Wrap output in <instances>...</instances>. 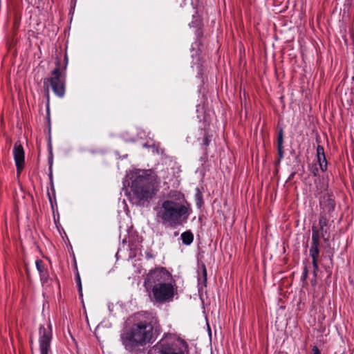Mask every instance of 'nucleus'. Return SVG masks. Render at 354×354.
I'll list each match as a JSON object with an SVG mask.
<instances>
[{
  "instance_id": "obj_1",
  "label": "nucleus",
  "mask_w": 354,
  "mask_h": 354,
  "mask_svg": "<svg viewBox=\"0 0 354 354\" xmlns=\"http://www.w3.org/2000/svg\"><path fill=\"white\" fill-rule=\"evenodd\" d=\"M132 321V324L120 334V339L125 349L133 353L151 341L153 326L146 313L134 315Z\"/></svg>"
},
{
  "instance_id": "obj_2",
  "label": "nucleus",
  "mask_w": 354,
  "mask_h": 354,
  "mask_svg": "<svg viewBox=\"0 0 354 354\" xmlns=\"http://www.w3.org/2000/svg\"><path fill=\"white\" fill-rule=\"evenodd\" d=\"M144 286L149 292L151 301L154 304H163L173 301L175 284L171 274L162 267L151 270L147 274Z\"/></svg>"
},
{
  "instance_id": "obj_3",
  "label": "nucleus",
  "mask_w": 354,
  "mask_h": 354,
  "mask_svg": "<svg viewBox=\"0 0 354 354\" xmlns=\"http://www.w3.org/2000/svg\"><path fill=\"white\" fill-rule=\"evenodd\" d=\"M155 220L166 227H175L187 218V207L181 203L167 199L159 201L154 207Z\"/></svg>"
},
{
  "instance_id": "obj_4",
  "label": "nucleus",
  "mask_w": 354,
  "mask_h": 354,
  "mask_svg": "<svg viewBox=\"0 0 354 354\" xmlns=\"http://www.w3.org/2000/svg\"><path fill=\"white\" fill-rule=\"evenodd\" d=\"M160 179L151 170H144L131 183V191L139 201L151 198L158 189Z\"/></svg>"
},
{
  "instance_id": "obj_5",
  "label": "nucleus",
  "mask_w": 354,
  "mask_h": 354,
  "mask_svg": "<svg viewBox=\"0 0 354 354\" xmlns=\"http://www.w3.org/2000/svg\"><path fill=\"white\" fill-rule=\"evenodd\" d=\"M64 66H61L60 60L57 59L55 62V68L51 72V76L44 79V88L48 99L49 98V86L57 97L62 98L65 95L66 75L64 71L68 62L66 54L64 55Z\"/></svg>"
},
{
  "instance_id": "obj_6",
  "label": "nucleus",
  "mask_w": 354,
  "mask_h": 354,
  "mask_svg": "<svg viewBox=\"0 0 354 354\" xmlns=\"http://www.w3.org/2000/svg\"><path fill=\"white\" fill-rule=\"evenodd\" d=\"M316 183V189L315 190V195L316 197L318 195L323 194L319 197V205L323 212L331 213L333 212L335 207V198L333 194H330L327 192L328 185L325 183L324 180H319V183Z\"/></svg>"
},
{
  "instance_id": "obj_7",
  "label": "nucleus",
  "mask_w": 354,
  "mask_h": 354,
  "mask_svg": "<svg viewBox=\"0 0 354 354\" xmlns=\"http://www.w3.org/2000/svg\"><path fill=\"white\" fill-rule=\"evenodd\" d=\"M39 333L40 354H48L50 350V342L52 339L51 330L41 326L39 327Z\"/></svg>"
},
{
  "instance_id": "obj_8",
  "label": "nucleus",
  "mask_w": 354,
  "mask_h": 354,
  "mask_svg": "<svg viewBox=\"0 0 354 354\" xmlns=\"http://www.w3.org/2000/svg\"><path fill=\"white\" fill-rule=\"evenodd\" d=\"M13 156L17 172H20L24 165V151L21 144L15 143L13 149Z\"/></svg>"
},
{
  "instance_id": "obj_9",
  "label": "nucleus",
  "mask_w": 354,
  "mask_h": 354,
  "mask_svg": "<svg viewBox=\"0 0 354 354\" xmlns=\"http://www.w3.org/2000/svg\"><path fill=\"white\" fill-rule=\"evenodd\" d=\"M166 354H189L188 346L185 342L174 345H167Z\"/></svg>"
},
{
  "instance_id": "obj_10",
  "label": "nucleus",
  "mask_w": 354,
  "mask_h": 354,
  "mask_svg": "<svg viewBox=\"0 0 354 354\" xmlns=\"http://www.w3.org/2000/svg\"><path fill=\"white\" fill-rule=\"evenodd\" d=\"M317 159L320 169L322 171H326L327 170V161L324 153V149L321 145H318L317 147Z\"/></svg>"
},
{
  "instance_id": "obj_11",
  "label": "nucleus",
  "mask_w": 354,
  "mask_h": 354,
  "mask_svg": "<svg viewBox=\"0 0 354 354\" xmlns=\"http://www.w3.org/2000/svg\"><path fill=\"white\" fill-rule=\"evenodd\" d=\"M37 270H38L40 276V280L42 283L48 281L49 275L48 270L46 268L43 261L37 259L35 262Z\"/></svg>"
},
{
  "instance_id": "obj_12",
  "label": "nucleus",
  "mask_w": 354,
  "mask_h": 354,
  "mask_svg": "<svg viewBox=\"0 0 354 354\" xmlns=\"http://www.w3.org/2000/svg\"><path fill=\"white\" fill-rule=\"evenodd\" d=\"M167 345L164 342H160L150 348L147 354H166Z\"/></svg>"
},
{
  "instance_id": "obj_13",
  "label": "nucleus",
  "mask_w": 354,
  "mask_h": 354,
  "mask_svg": "<svg viewBox=\"0 0 354 354\" xmlns=\"http://www.w3.org/2000/svg\"><path fill=\"white\" fill-rule=\"evenodd\" d=\"M283 129H280L278 132L277 136V152L279 156V162L283 158Z\"/></svg>"
},
{
  "instance_id": "obj_14",
  "label": "nucleus",
  "mask_w": 354,
  "mask_h": 354,
  "mask_svg": "<svg viewBox=\"0 0 354 354\" xmlns=\"http://www.w3.org/2000/svg\"><path fill=\"white\" fill-rule=\"evenodd\" d=\"M180 238L184 245H189L194 241V234L190 230L181 234Z\"/></svg>"
},
{
  "instance_id": "obj_15",
  "label": "nucleus",
  "mask_w": 354,
  "mask_h": 354,
  "mask_svg": "<svg viewBox=\"0 0 354 354\" xmlns=\"http://www.w3.org/2000/svg\"><path fill=\"white\" fill-rule=\"evenodd\" d=\"M201 134L203 135L202 145L205 148L209 146V142L211 141V136L208 134V133L205 129H201Z\"/></svg>"
},
{
  "instance_id": "obj_16",
  "label": "nucleus",
  "mask_w": 354,
  "mask_h": 354,
  "mask_svg": "<svg viewBox=\"0 0 354 354\" xmlns=\"http://www.w3.org/2000/svg\"><path fill=\"white\" fill-rule=\"evenodd\" d=\"M196 193L195 194L196 203L198 207H201L203 204V194L198 188L196 189Z\"/></svg>"
},
{
  "instance_id": "obj_17",
  "label": "nucleus",
  "mask_w": 354,
  "mask_h": 354,
  "mask_svg": "<svg viewBox=\"0 0 354 354\" xmlns=\"http://www.w3.org/2000/svg\"><path fill=\"white\" fill-rule=\"evenodd\" d=\"M309 254L310 257L312 258V263H318V259L319 257V250H310Z\"/></svg>"
},
{
  "instance_id": "obj_18",
  "label": "nucleus",
  "mask_w": 354,
  "mask_h": 354,
  "mask_svg": "<svg viewBox=\"0 0 354 354\" xmlns=\"http://www.w3.org/2000/svg\"><path fill=\"white\" fill-rule=\"evenodd\" d=\"M327 218L321 213L319 218V225L321 231H324V228L327 225Z\"/></svg>"
},
{
  "instance_id": "obj_19",
  "label": "nucleus",
  "mask_w": 354,
  "mask_h": 354,
  "mask_svg": "<svg viewBox=\"0 0 354 354\" xmlns=\"http://www.w3.org/2000/svg\"><path fill=\"white\" fill-rule=\"evenodd\" d=\"M143 146L145 147H151L152 149L153 152H156L158 154L163 153V149L156 145H149L147 143H145Z\"/></svg>"
},
{
  "instance_id": "obj_20",
  "label": "nucleus",
  "mask_w": 354,
  "mask_h": 354,
  "mask_svg": "<svg viewBox=\"0 0 354 354\" xmlns=\"http://www.w3.org/2000/svg\"><path fill=\"white\" fill-rule=\"evenodd\" d=\"M75 281H76V283H77V285L78 287V292H79L80 297H82V282H81V279H80L79 272H77V274L75 275Z\"/></svg>"
},
{
  "instance_id": "obj_21",
  "label": "nucleus",
  "mask_w": 354,
  "mask_h": 354,
  "mask_svg": "<svg viewBox=\"0 0 354 354\" xmlns=\"http://www.w3.org/2000/svg\"><path fill=\"white\" fill-rule=\"evenodd\" d=\"M320 239H312L310 250H319Z\"/></svg>"
},
{
  "instance_id": "obj_22",
  "label": "nucleus",
  "mask_w": 354,
  "mask_h": 354,
  "mask_svg": "<svg viewBox=\"0 0 354 354\" xmlns=\"http://www.w3.org/2000/svg\"><path fill=\"white\" fill-rule=\"evenodd\" d=\"M312 239H320L319 232L315 227H312Z\"/></svg>"
},
{
  "instance_id": "obj_23",
  "label": "nucleus",
  "mask_w": 354,
  "mask_h": 354,
  "mask_svg": "<svg viewBox=\"0 0 354 354\" xmlns=\"http://www.w3.org/2000/svg\"><path fill=\"white\" fill-rule=\"evenodd\" d=\"M310 170L314 176H317L319 175V169L316 165H313Z\"/></svg>"
},
{
  "instance_id": "obj_24",
  "label": "nucleus",
  "mask_w": 354,
  "mask_h": 354,
  "mask_svg": "<svg viewBox=\"0 0 354 354\" xmlns=\"http://www.w3.org/2000/svg\"><path fill=\"white\" fill-rule=\"evenodd\" d=\"M308 269L306 267H304V271H303V273H302V275H301V279L303 281H305L306 279H307V277H308Z\"/></svg>"
},
{
  "instance_id": "obj_25",
  "label": "nucleus",
  "mask_w": 354,
  "mask_h": 354,
  "mask_svg": "<svg viewBox=\"0 0 354 354\" xmlns=\"http://www.w3.org/2000/svg\"><path fill=\"white\" fill-rule=\"evenodd\" d=\"M312 264H313V275H314V277L316 278L317 272L319 270L318 263H313Z\"/></svg>"
},
{
  "instance_id": "obj_26",
  "label": "nucleus",
  "mask_w": 354,
  "mask_h": 354,
  "mask_svg": "<svg viewBox=\"0 0 354 354\" xmlns=\"http://www.w3.org/2000/svg\"><path fill=\"white\" fill-rule=\"evenodd\" d=\"M202 270H203V277L204 282L206 283L207 281V270L206 267L204 264L202 265Z\"/></svg>"
},
{
  "instance_id": "obj_27",
  "label": "nucleus",
  "mask_w": 354,
  "mask_h": 354,
  "mask_svg": "<svg viewBox=\"0 0 354 354\" xmlns=\"http://www.w3.org/2000/svg\"><path fill=\"white\" fill-rule=\"evenodd\" d=\"M313 354H320V351L317 346L313 348Z\"/></svg>"
},
{
  "instance_id": "obj_28",
  "label": "nucleus",
  "mask_w": 354,
  "mask_h": 354,
  "mask_svg": "<svg viewBox=\"0 0 354 354\" xmlns=\"http://www.w3.org/2000/svg\"><path fill=\"white\" fill-rule=\"evenodd\" d=\"M326 230L324 229V231H322V237L324 236V234H326Z\"/></svg>"
},
{
  "instance_id": "obj_29",
  "label": "nucleus",
  "mask_w": 354,
  "mask_h": 354,
  "mask_svg": "<svg viewBox=\"0 0 354 354\" xmlns=\"http://www.w3.org/2000/svg\"><path fill=\"white\" fill-rule=\"evenodd\" d=\"M316 282V278L314 277L313 280L311 281L312 285H315Z\"/></svg>"
},
{
  "instance_id": "obj_30",
  "label": "nucleus",
  "mask_w": 354,
  "mask_h": 354,
  "mask_svg": "<svg viewBox=\"0 0 354 354\" xmlns=\"http://www.w3.org/2000/svg\"><path fill=\"white\" fill-rule=\"evenodd\" d=\"M197 26V25L195 24L194 21H192L191 24H189V26Z\"/></svg>"
},
{
  "instance_id": "obj_31",
  "label": "nucleus",
  "mask_w": 354,
  "mask_h": 354,
  "mask_svg": "<svg viewBox=\"0 0 354 354\" xmlns=\"http://www.w3.org/2000/svg\"><path fill=\"white\" fill-rule=\"evenodd\" d=\"M147 258H152L153 256L151 254H149V253H147Z\"/></svg>"
},
{
  "instance_id": "obj_32",
  "label": "nucleus",
  "mask_w": 354,
  "mask_h": 354,
  "mask_svg": "<svg viewBox=\"0 0 354 354\" xmlns=\"http://www.w3.org/2000/svg\"><path fill=\"white\" fill-rule=\"evenodd\" d=\"M178 234V232H175V234H174L175 236H177Z\"/></svg>"
}]
</instances>
